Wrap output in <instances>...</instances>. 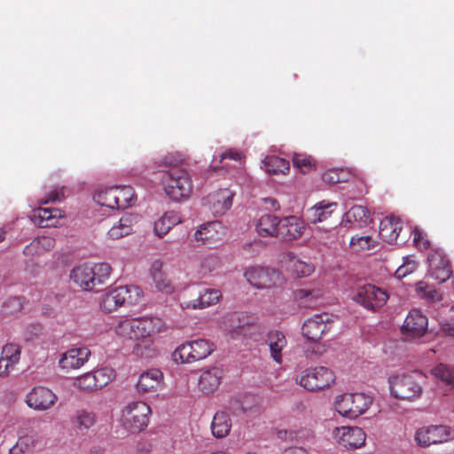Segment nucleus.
I'll return each mask as SVG.
<instances>
[{
    "mask_svg": "<svg viewBox=\"0 0 454 454\" xmlns=\"http://www.w3.org/2000/svg\"><path fill=\"white\" fill-rule=\"evenodd\" d=\"M245 277L252 286L259 289L276 287L281 286L284 281L278 270L262 267L247 269Z\"/></svg>",
    "mask_w": 454,
    "mask_h": 454,
    "instance_id": "9b49d317",
    "label": "nucleus"
},
{
    "mask_svg": "<svg viewBox=\"0 0 454 454\" xmlns=\"http://www.w3.org/2000/svg\"><path fill=\"white\" fill-rule=\"evenodd\" d=\"M74 386L87 391H94L98 389L93 372H87L77 377L74 380Z\"/></svg>",
    "mask_w": 454,
    "mask_h": 454,
    "instance_id": "3c124183",
    "label": "nucleus"
},
{
    "mask_svg": "<svg viewBox=\"0 0 454 454\" xmlns=\"http://www.w3.org/2000/svg\"><path fill=\"white\" fill-rule=\"evenodd\" d=\"M142 337L149 339L151 336L161 333L165 329V324L160 317H140Z\"/></svg>",
    "mask_w": 454,
    "mask_h": 454,
    "instance_id": "c9c22d12",
    "label": "nucleus"
},
{
    "mask_svg": "<svg viewBox=\"0 0 454 454\" xmlns=\"http://www.w3.org/2000/svg\"><path fill=\"white\" fill-rule=\"evenodd\" d=\"M117 186L109 187L99 191L94 196V200L101 206L116 209Z\"/></svg>",
    "mask_w": 454,
    "mask_h": 454,
    "instance_id": "ea45409f",
    "label": "nucleus"
},
{
    "mask_svg": "<svg viewBox=\"0 0 454 454\" xmlns=\"http://www.w3.org/2000/svg\"><path fill=\"white\" fill-rule=\"evenodd\" d=\"M116 209H124L134 205L137 196L129 185L117 186Z\"/></svg>",
    "mask_w": 454,
    "mask_h": 454,
    "instance_id": "58836bf2",
    "label": "nucleus"
},
{
    "mask_svg": "<svg viewBox=\"0 0 454 454\" xmlns=\"http://www.w3.org/2000/svg\"><path fill=\"white\" fill-rule=\"evenodd\" d=\"M263 163L266 172L270 175L286 174L290 169L289 161L276 155L267 156Z\"/></svg>",
    "mask_w": 454,
    "mask_h": 454,
    "instance_id": "4c0bfd02",
    "label": "nucleus"
},
{
    "mask_svg": "<svg viewBox=\"0 0 454 454\" xmlns=\"http://www.w3.org/2000/svg\"><path fill=\"white\" fill-rule=\"evenodd\" d=\"M215 350V345L206 339H198L179 345L173 353L176 363H194L207 357Z\"/></svg>",
    "mask_w": 454,
    "mask_h": 454,
    "instance_id": "39448f33",
    "label": "nucleus"
},
{
    "mask_svg": "<svg viewBox=\"0 0 454 454\" xmlns=\"http://www.w3.org/2000/svg\"><path fill=\"white\" fill-rule=\"evenodd\" d=\"M163 266H164V262L162 260L156 259V260L153 261L151 263V266H150V270H149L150 276L152 277V276L165 273L163 271Z\"/></svg>",
    "mask_w": 454,
    "mask_h": 454,
    "instance_id": "052dcab7",
    "label": "nucleus"
},
{
    "mask_svg": "<svg viewBox=\"0 0 454 454\" xmlns=\"http://www.w3.org/2000/svg\"><path fill=\"white\" fill-rule=\"evenodd\" d=\"M242 157L243 155L240 152L233 149H229L228 151L220 155V161H223L225 159L240 160Z\"/></svg>",
    "mask_w": 454,
    "mask_h": 454,
    "instance_id": "680f3d73",
    "label": "nucleus"
},
{
    "mask_svg": "<svg viewBox=\"0 0 454 454\" xmlns=\"http://www.w3.org/2000/svg\"><path fill=\"white\" fill-rule=\"evenodd\" d=\"M151 278L159 291L166 294H170L173 291L171 281L168 279L166 273L152 276Z\"/></svg>",
    "mask_w": 454,
    "mask_h": 454,
    "instance_id": "864d4df0",
    "label": "nucleus"
},
{
    "mask_svg": "<svg viewBox=\"0 0 454 454\" xmlns=\"http://www.w3.org/2000/svg\"><path fill=\"white\" fill-rule=\"evenodd\" d=\"M387 293L374 285L365 284L357 286L353 300L363 308L370 311H377L387 301Z\"/></svg>",
    "mask_w": 454,
    "mask_h": 454,
    "instance_id": "1a4fd4ad",
    "label": "nucleus"
},
{
    "mask_svg": "<svg viewBox=\"0 0 454 454\" xmlns=\"http://www.w3.org/2000/svg\"><path fill=\"white\" fill-rule=\"evenodd\" d=\"M348 176L344 169L332 168L323 174L322 179L325 183L339 184L348 181Z\"/></svg>",
    "mask_w": 454,
    "mask_h": 454,
    "instance_id": "09e8293b",
    "label": "nucleus"
},
{
    "mask_svg": "<svg viewBox=\"0 0 454 454\" xmlns=\"http://www.w3.org/2000/svg\"><path fill=\"white\" fill-rule=\"evenodd\" d=\"M222 224L218 221L202 224L193 235L197 245L212 244L221 239Z\"/></svg>",
    "mask_w": 454,
    "mask_h": 454,
    "instance_id": "b1692460",
    "label": "nucleus"
},
{
    "mask_svg": "<svg viewBox=\"0 0 454 454\" xmlns=\"http://www.w3.org/2000/svg\"><path fill=\"white\" fill-rule=\"evenodd\" d=\"M347 222L352 223H358L359 225L365 224L370 217L368 209L360 205L353 206L346 214Z\"/></svg>",
    "mask_w": 454,
    "mask_h": 454,
    "instance_id": "79ce46f5",
    "label": "nucleus"
},
{
    "mask_svg": "<svg viewBox=\"0 0 454 454\" xmlns=\"http://www.w3.org/2000/svg\"><path fill=\"white\" fill-rule=\"evenodd\" d=\"M266 343L270 348L271 358L277 363H282V351L287 345L286 335L278 330L270 331L266 335Z\"/></svg>",
    "mask_w": 454,
    "mask_h": 454,
    "instance_id": "c85d7f7f",
    "label": "nucleus"
},
{
    "mask_svg": "<svg viewBox=\"0 0 454 454\" xmlns=\"http://www.w3.org/2000/svg\"><path fill=\"white\" fill-rule=\"evenodd\" d=\"M336 202H318L307 211V218L311 223H318L328 220L336 210Z\"/></svg>",
    "mask_w": 454,
    "mask_h": 454,
    "instance_id": "c756f323",
    "label": "nucleus"
},
{
    "mask_svg": "<svg viewBox=\"0 0 454 454\" xmlns=\"http://www.w3.org/2000/svg\"><path fill=\"white\" fill-rule=\"evenodd\" d=\"M416 268L414 262L401 265L395 271L397 278H404L406 275L411 273Z\"/></svg>",
    "mask_w": 454,
    "mask_h": 454,
    "instance_id": "bf43d9fd",
    "label": "nucleus"
},
{
    "mask_svg": "<svg viewBox=\"0 0 454 454\" xmlns=\"http://www.w3.org/2000/svg\"><path fill=\"white\" fill-rule=\"evenodd\" d=\"M131 293L138 295L139 289L137 286H118L103 296L100 307L106 313L113 312L121 307L126 301L133 302Z\"/></svg>",
    "mask_w": 454,
    "mask_h": 454,
    "instance_id": "4468645a",
    "label": "nucleus"
},
{
    "mask_svg": "<svg viewBox=\"0 0 454 454\" xmlns=\"http://www.w3.org/2000/svg\"><path fill=\"white\" fill-rule=\"evenodd\" d=\"M429 274L439 284L447 281L452 274L450 262L441 249H432L427 257Z\"/></svg>",
    "mask_w": 454,
    "mask_h": 454,
    "instance_id": "ddd939ff",
    "label": "nucleus"
},
{
    "mask_svg": "<svg viewBox=\"0 0 454 454\" xmlns=\"http://www.w3.org/2000/svg\"><path fill=\"white\" fill-rule=\"evenodd\" d=\"M403 229L402 223L395 216L386 217L380 221L379 235L380 239L389 244L395 242Z\"/></svg>",
    "mask_w": 454,
    "mask_h": 454,
    "instance_id": "cd10ccee",
    "label": "nucleus"
},
{
    "mask_svg": "<svg viewBox=\"0 0 454 454\" xmlns=\"http://www.w3.org/2000/svg\"><path fill=\"white\" fill-rule=\"evenodd\" d=\"M62 210L59 208H43L39 207L34 210L31 215L32 222L40 228H49L56 226L59 218L63 217Z\"/></svg>",
    "mask_w": 454,
    "mask_h": 454,
    "instance_id": "bb28decb",
    "label": "nucleus"
},
{
    "mask_svg": "<svg viewBox=\"0 0 454 454\" xmlns=\"http://www.w3.org/2000/svg\"><path fill=\"white\" fill-rule=\"evenodd\" d=\"M38 443V436L35 433L20 436L16 444L10 449V454H24L33 450Z\"/></svg>",
    "mask_w": 454,
    "mask_h": 454,
    "instance_id": "e433bc0d",
    "label": "nucleus"
},
{
    "mask_svg": "<svg viewBox=\"0 0 454 454\" xmlns=\"http://www.w3.org/2000/svg\"><path fill=\"white\" fill-rule=\"evenodd\" d=\"M111 266L106 262L95 264L93 267L81 265L75 267L70 274L71 279L86 291L98 292L109 278Z\"/></svg>",
    "mask_w": 454,
    "mask_h": 454,
    "instance_id": "7ed1b4c3",
    "label": "nucleus"
},
{
    "mask_svg": "<svg viewBox=\"0 0 454 454\" xmlns=\"http://www.w3.org/2000/svg\"><path fill=\"white\" fill-rule=\"evenodd\" d=\"M294 166L301 173H308L315 167V161L311 156L294 153L293 156Z\"/></svg>",
    "mask_w": 454,
    "mask_h": 454,
    "instance_id": "a18cd8bd",
    "label": "nucleus"
},
{
    "mask_svg": "<svg viewBox=\"0 0 454 454\" xmlns=\"http://www.w3.org/2000/svg\"><path fill=\"white\" fill-rule=\"evenodd\" d=\"M334 381L333 372L325 366L307 368L296 378V382L309 391H318L329 387Z\"/></svg>",
    "mask_w": 454,
    "mask_h": 454,
    "instance_id": "423d86ee",
    "label": "nucleus"
},
{
    "mask_svg": "<svg viewBox=\"0 0 454 454\" xmlns=\"http://www.w3.org/2000/svg\"><path fill=\"white\" fill-rule=\"evenodd\" d=\"M140 327V317H125L115 326V333L123 339L138 340L143 339Z\"/></svg>",
    "mask_w": 454,
    "mask_h": 454,
    "instance_id": "a878e982",
    "label": "nucleus"
},
{
    "mask_svg": "<svg viewBox=\"0 0 454 454\" xmlns=\"http://www.w3.org/2000/svg\"><path fill=\"white\" fill-rule=\"evenodd\" d=\"M333 323L331 315L317 314L303 323L302 334L310 341H318L331 330Z\"/></svg>",
    "mask_w": 454,
    "mask_h": 454,
    "instance_id": "f8f14e48",
    "label": "nucleus"
},
{
    "mask_svg": "<svg viewBox=\"0 0 454 454\" xmlns=\"http://www.w3.org/2000/svg\"><path fill=\"white\" fill-rule=\"evenodd\" d=\"M371 396L362 394H344L335 400V410L343 417L356 419L364 414L371 406Z\"/></svg>",
    "mask_w": 454,
    "mask_h": 454,
    "instance_id": "0eeeda50",
    "label": "nucleus"
},
{
    "mask_svg": "<svg viewBox=\"0 0 454 454\" xmlns=\"http://www.w3.org/2000/svg\"><path fill=\"white\" fill-rule=\"evenodd\" d=\"M279 219L272 215H264L261 216L256 224V231L262 237L278 236Z\"/></svg>",
    "mask_w": 454,
    "mask_h": 454,
    "instance_id": "72a5a7b5",
    "label": "nucleus"
},
{
    "mask_svg": "<svg viewBox=\"0 0 454 454\" xmlns=\"http://www.w3.org/2000/svg\"><path fill=\"white\" fill-rule=\"evenodd\" d=\"M231 428L230 416L225 411H217L211 424L212 434L216 438H223L229 434Z\"/></svg>",
    "mask_w": 454,
    "mask_h": 454,
    "instance_id": "473e14b6",
    "label": "nucleus"
},
{
    "mask_svg": "<svg viewBox=\"0 0 454 454\" xmlns=\"http://www.w3.org/2000/svg\"><path fill=\"white\" fill-rule=\"evenodd\" d=\"M64 188L61 189H54L51 192H49L46 198L43 200V204H48L51 202L60 201L64 199Z\"/></svg>",
    "mask_w": 454,
    "mask_h": 454,
    "instance_id": "13d9d810",
    "label": "nucleus"
},
{
    "mask_svg": "<svg viewBox=\"0 0 454 454\" xmlns=\"http://www.w3.org/2000/svg\"><path fill=\"white\" fill-rule=\"evenodd\" d=\"M427 324V317L420 310L411 309L404 320L402 331L411 338H419L425 334Z\"/></svg>",
    "mask_w": 454,
    "mask_h": 454,
    "instance_id": "6ab92c4d",
    "label": "nucleus"
},
{
    "mask_svg": "<svg viewBox=\"0 0 454 454\" xmlns=\"http://www.w3.org/2000/svg\"><path fill=\"white\" fill-rule=\"evenodd\" d=\"M221 297V292L217 289H205L200 296L190 301L181 303L183 309H201L215 304Z\"/></svg>",
    "mask_w": 454,
    "mask_h": 454,
    "instance_id": "7c9ffc66",
    "label": "nucleus"
},
{
    "mask_svg": "<svg viewBox=\"0 0 454 454\" xmlns=\"http://www.w3.org/2000/svg\"><path fill=\"white\" fill-rule=\"evenodd\" d=\"M413 243L415 247L420 250H427L430 247V241L427 235L423 233L419 228H414L412 231Z\"/></svg>",
    "mask_w": 454,
    "mask_h": 454,
    "instance_id": "4d7b16f0",
    "label": "nucleus"
},
{
    "mask_svg": "<svg viewBox=\"0 0 454 454\" xmlns=\"http://www.w3.org/2000/svg\"><path fill=\"white\" fill-rule=\"evenodd\" d=\"M235 193L229 189H220L207 197V203L215 215L225 214L232 205Z\"/></svg>",
    "mask_w": 454,
    "mask_h": 454,
    "instance_id": "aec40b11",
    "label": "nucleus"
},
{
    "mask_svg": "<svg viewBox=\"0 0 454 454\" xmlns=\"http://www.w3.org/2000/svg\"><path fill=\"white\" fill-rule=\"evenodd\" d=\"M449 333H450V335H453L454 334V329H452L451 331L450 330Z\"/></svg>",
    "mask_w": 454,
    "mask_h": 454,
    "instance_id": "774afa93",
    "label": "nucleus"
},
{
    "mask_svg": "<svg viewBox=\"0 0 454 454\" xmlns=\"http://www.w3.org/2000/svg\"><path fill=\"white\" fill-rule=\"evenodd\" d=\"M139 220L140 215L137 214H124L120 220L110 228L107 236L112 239H119L128 236L134 231V226Z\"/></svg>",
    "mask_w": 454,
    "mask_h": 454,
    "instance_id": "5701e85b",
    "label": "nucleus"
},
{
    "mask_svg": "<svg viewBox=\"0 0 454 454\" xmlns=\"http://www.w3.org/2000/svg\"><path fill=\"white\" fill-rule=\"evenodd\" d=\"M57 401L56 395L44 387H34L26 396L27 405L36 411H46Z\"/></svg>",
    "mask_w": 454,
    "mask_h": 454,
    "instance_id": "f3484780",
    "label": "nucleus"
},
{
    "mask_svg": "<svg viewBox=\"0 0 454 454\" xmlns=\"http://www.w3.org/2000/svg\"><path fill=\"white\" fill-rule=\"evenodd\" d=\"M182 218L176 211H168L154 222L153 232L159 238H163Z\"/></svg>",
    "mask_w": 454,
    "mask_h": 454,
    "instance_id": "2f4dec72",
    "label": "nucleus"
},
{
    "mask_svg": "<svg viewBox=\"0 0 454 454\" xmlns=\"http://www.w3.org/2000/svg\"><path fill=\"white\" fill-rule=\"evenodd\" d=\"M415 442L422 448L441 444L454 439V430L445 425H431L419 428L415 433Z\"/></svg>",
    "mask_w": 454,
    "mask_h": 454,
    "instance_id": "9d476101",
    "label": "nucleus"
},
{
    "mask_svg": "<svg viewBox=\"0 0 454 454\" xmlns=\"http://www.w3.org/2000/svg\"><path fill=\"white\" fill-rule=\"evenodd\" d=\"M218 265L219 262L215 256L205 257L200 263V269L199 273L200 274L201 278L206 277L209 273L215 270Z\"/></svg>",
    "mask_w": 454,
    "mask_h": 454,
    "instance_id": "5fc2aeb1",
    "label": "nucleus"
},
{
    "mask_svg": "<svg viewBox=\"0 0 454 454\" xmlns=\"http://www.w3.org/2000/svg\"><path fill=\"white\" fill-rule=\"evenodd\" d=\"M220 327L232 339L250 338L253 330L259 329V318L247 312H231L221 318Z\"/></svg>",
    "mask_w": 454,
    "mask_h": 454,
    "instance_id": "20e7f679",
    "label": "nucleus"
},
{
    "mask_svg": "<svg viewBox=\"0 0 454 454\" xmlns=\"http://www.w3.org/2000/svg\"><path fill=\"white\" fill-rule=\"evenodd\" d=\"M239 411L242 413L246 412V409L243 406H239Z\"/></svg>",
    "mask_w": 454,
    "mask_h": 454,
    "instance_id": "69168bd1",
    "label": "nucleus"
},
{
    "mask_svg": "<svg viewBox=\"0 0 454 454\" xmlns=\"http://www.w3.org/2000/svg\"><path fill=\"white\" fill-rule=\"evenodd\" d=\"M164 387L163 372L158 368L144 371L136 383V390L139 395L154 394Z\"/></svg>",
    "mask_w": 454,
    "mask_h": 454,
    "instance_id": "2eb2a0df",
    "label": "nucleus"
},
{
    "mask_svg": "<svg viewBox=\"0 0 454 454\" xmlns=\"http://www.w3.org/2000/svg\"><path fill=\"white\" fill-rule=\"evenodd\" d=\"M39 251H49L55 246V239L50 236H42L34 239L30 245Z\"/></svg>",
    "mask_w": 454,
    "mask_h": 454,
    "instance_id": "6e6d98bb",
    "label": "nucleus"
},
{
    "mask_svg": "<svg viewBox=\"0 0 454 454\" xmlns=\"http://www.w3.org/2000/svg\"><path fill=\"white\" fill-rule=\"evenodd\" d=\"M95 416L92 412L86 411H77L75 417V425L79 429H89L95 424Z\"/></svg>",
    "mask_w": 454,
    "mask_h": 454,
    "instance_id": "8fccbe9b",
    "label": "nucleus"
},
{
    "mask_svg": "<svg viewBox=\"0 0 454 454\" xmlns=\"http://www.w3.org/2000/svg\"><path fill=\"white\" fill-rule=\"evenodd\" d=\"M416 290L429 301H439L442 300V294L427 282L421 281L418 283Z\"/></svg>",
    "mask_w": 454,
    "mask_h": 454,
    "instance_id": "de8ad7c7",
    "label": "nucleus"
},
{
    "mask_svg": "<svg viewBox=\"0 0 454 454\" xmlns=\"http://www.w3.org/2000/svg\"><path fill=\"white\" fill-rule=\"evenodd\" d=\"M432 374L446 386L454 388V368L444 364H439L431 371Z\"/></svg>",
    "mask_w": 454,
    "mask_h": 454,
    "instance_id": "a19ab883",
    "label": "nucleus"
},
{
    "mask_svg": "<svg viewBox=\"0 0 454 454\" xmlns=\"http://www.w3.org/2000/svg\"><path fill=\"white\" fill-rule=\"evenodd\" d=\"M150 406L142 401L132 402L122 410V424L132 433L144 430L149 422Z\"/></svg>",
    "mask_w": 454,
    "mask_h": 454,
    "instance_id": "6e6552de",
    "label": "nucleus"
},
{
    "mask_svg": "<svg viewBox=\"0 0 454 454\" xmlns=\"http://www.w3.org/2000/svg\"><path fill=\"white\" fill-rule=\"evenodd\" d=\"M4 239V231L0 229V242H2Z\"/></svg>",
    "mask_w": 454,
    "mask_h": 454,
    "instance_id": "0e129e2a",
    "label": "nucleus"
},
{
    "mask_svg": "<svg viewBox=\"0 0 454 454\" xmlns=\"http://www.w3.org/2000/svg\"><path fill=\"white\" fill-rule=\"evenodd\" d=\"M282 454H309L305 449L303 448H289L285 450Z\"/></svg>",
    "mask_w": 454,
    "mask_h": 454,
    "instance_id": "e2e57ef3",
    "label": "nucleus"
},
{
    "mask_svg": "<svg viewBox=\"0 0 454 454\" xmlns=\"http://www.w3.org/2000/svg\"><path fill=\"white\" fill-rule=\"evenodd\" d=\"M90 355V350L84 347L71 348L61 354L59 366L64 371L79 369L88 361Z\"/></svg>",
    "mask_w": 454,
    "mask_h": 454,
    "instance_id": "a211bd4d",
    "label": "nucleus"
},
{
    "mask_svg": "<svg viewBox=\"0 0 454 454\" xmlns=\"http://www.w3.org/2000/svg\"><path fill=\"white\" fill-rule=\"evenodd\" d=\"M290 270L297 278H304L314 272L315 267L310 262L293 259L290 263Z\"/></svg>",
    "mask_w": 454,
    "mask_h": 454,
    "instance_id": "c03bdc74",
    "label": "nucleus"
},
{
    "mask_svg": "<svg viewBox=\"0 0 454 454\" xmlns=\"http://www.w3.org/2000/svg\"><path fill=\"white\" fill-rule=\"evenodd\" d=\"M233 404H235V405H239V402L238 400H235V401L233 402Z\"/></svg>",
    "mask_w": 454,
    "mask_h": 454,
    "instance_id": "338daca9",
    "label": "nucleus"
},
{
    "mask_svg": "<svg viewBox=\"0 0 454 454\" xmlns=\"http://www.w3.org/2000/svg\"><path fill=\"white\" fill-rule=\"evenodd\" d=\"M323 292L320 288H300L294 294L295 301L299 306L309 308L316 304L317 301L321 298Z\"/></svg>",
    "mask_w": 454,
    "mask_h": 454,
    "instance_id": "f704fd0d",
    "label": "nucleus"
},
{
    "mask_svg": "<svg viewBox=\"0 0 454 454\" xmlns=\"http://www.w3.org/2000/svg\"><path fill=\"white\" fill-rule=\"evenodd\" d=\"M20 358V347L9 343L3 347L0 357V376H7L19 363Z\"/></svg>",
    "mask_w": 454,
    "mask_h": 454,
    "instance_id": "393cba45",
    "label": "nucleus"
},
{
    "mask_svg": "<svg viewBox=\"0 0 454 454\" xmlns=\"http://www.w3.org/2000/svg\"><path fill=\"white\" fill-rule=\"evenodd\" d=\"M223 370L218 367H211L201 372L198 380L199 390L204 395L214 394L221 384Z\"/></svg>",
    "mask_w": 454,
    "mask_h": 454,
    "instance_id": "4be33fe9",
    "label": "nucleus"
},
{
    "mask_svg": "<svg viewBox=\"0 0 454 454\" xmlns=\"http://www.w3.org/2000/svg\"><path fill=\"white\" fill-rule=\"evenodd\" d=\"M349 245L355 251L369 250L373 247L370 236L352 237Z\"/></svg>",
    "mask_w": 454,
    "mask_h": 454,
    "instance_id": "603ef678",
    "label": "nucleus"
},
{
    "mask_svg": "<svg viewBox=\"0 0 454 454\" xmlns=\"http://www.w3.org/2000/svg\"><path fill=\"white\" fill-rule=\"evenodd\" d=\"M304 230V222L297 216L291 215L279 221L278 236L291 241L299 239Z\"/></svg>",
    "mask_w": 454,
    "mask_h": 454,
    "instance_id": "412c9836",
    "label": "nucleus"
},
{
    "mask_svg": "<svg viewBox=\"0 0 454 454\" xmlns=\"http://www.w3.org/2000/svg\"><path fill=\"white\" fill-rule=\"evenodd\" d=\"M97 388H102L108 385L115 377V372L112 368L104 367L93 372Z\"/></svg>",
    "mask_w": 454,
    "mask_h": 454,
    "instance_id": "49530a36",
    "label": "nucleus"
},
{
    "mask_svg": "<svg viewBox=\"0 0 454 454\" xmlns=\"http://www.w3.org/2000/svg\"><path fill=\"white\" fill-rule=\"evenodd\" d=\"M133 353L140 357H153L156 355L157 350L151 339L144 338L135 344Z\"/></svg>",
    "mask_w": 454,
    "mask_h": 454,
    "instance_id": "37998d69",
    "label": "nucleus"
},
{
    "mask_svg": "<svg viewBox=\"0 0 454 454\" xmlns=\"http://www.w3.org/2000/svg\"><path fill=\"white\" fill-rule=\"evenodd\" d=\"M180 160L167 155L160 165L170 167L162 172L161 183L166 194L174 200L188 198L192 192V180L190 173L183 167L177 166Z\"/></svg>",
    "mask_w": 454,
    "mask_h": 454,
    "instance_id": "f257e3e1",
    "label": "nucleus"
},
{
    "mask_svg": "<svg viewBox=\"0 0 454 454\" xmlns=\"http://www.w3.org/2000/svg\"><path fill=\"white\" fill-rule=\"evenodd\" d=\"M338 443L347 449H358L364 445L366 434L358 427H341L334 431Z\"/></svg>",
    "mask_w": 454,
    "mask_h": 454,
    "instance_id": "dca6fc26",
    "label": "nucleus"
},
{
    "mask_svg": "<svg viewBox=\"0 0 454 454\" xmlns=\"http://www.w3.org/2000/svg\"><path fill=\"white\" fill-rule=\"evenodd\" d=\"M425 377L419 371L391 375L388 378L391 395L396 399L409 402L419 399L423 393L421 380Z\"/></svg>",
    "mask_w": 454,
    "mask_h": 454,
    "instance_id": "f03ea898",
    "label": "nucleus"
}]
</instances>
